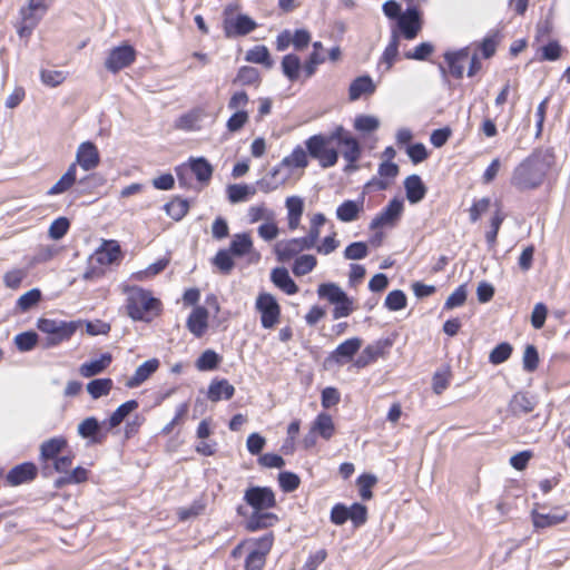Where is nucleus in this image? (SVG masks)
Segmentation results:
<instances>
[{"instance_id":"1","label":"nucleus","mask_w":570,"mask_h":570,"mask_svg":"<svg viewBox=\"0 0 570 570\" xmlns=\"http://www.w3.org/2000/svg\"><path fill=\"white\" fill-rule=\"evenodd\" d=\"M556 164L551 148H537L512 171L511 185L520 191L539 188Z\"/></svg>"},{"instance_id":"2","label":"nucleus","mask_w":570,"mask_h":570,"mask_svg":"<svg viewBox=\"0 0 570 570\" xmlns=\"http://www.w3.org/2000/svg\"><path fill=\"white\" fill-rule=\"evenodd\" d=\"M126 294L127 314L134 321L150 322L158 314L160 302L150 292L132 286L126 289Z\"/></svg>"},{"instance_id":"3","label":"nucleus","mask_w":570,"mask_h":570,"mask_svg":"<svg viewBox=\"0 0 570 570\" xmlns=\"http://www.w3.org/2000/svg\"><path fill=\"white\" fill-rule=\"evenodd\" d=\"M73 458L72 454H62L50 463L51 474L53 472L61 474L53 482L56 489H61L69 484H79L88 479L87 469L82 466L72 469Z\"/></svg>"},{"instance_id":"4","label":"nucleus","mask_w":570,"mask_h":570,"mask_svg":"<svg viewBox=\"0 0 570 570\" xmlns=\"http://www.w3.org/2000/svg\"><path fill=\"white\" fill-rule=\"evenodd\" d=\"M37 327L47 337L41 342L43 348H50L68 341L77 330V323L56 321L50 318H39Z\"/></svg>"},{"instance_id":"5","label":"nucleus","mask_w":570,"mask_h":570,"mask_svg":"<svg viewBox=\"0 0 570 570\" xmlns=\"http://www.w3.org/2000/svg\"><path fill=\"white\" fill-rule=\"evenodd\" d=\"M335 141L333 132L330 136L314 135L306 140V148L311 157L317 159L323 168H328L337 163L338 154L330 147Z\"/></svg>"},{"instance_id":"6","label":"nucleus","mask_w":570,"mask_h":570,"mask_svg":"<svg viewBox=\"0 0 570 570\" xmlns=\"http://www.w3.org/2000/svg\"><path fill=\"white\" fill-rule=\"evenodd\" d=\"M257 23L246 14H234L233 9L227 7L224 10L223 28L227 38L246 36L255 30Z\"/></svg>"},{"instance_id":"7","label":"nucleus","mask_w":570,"mask_h":570,"mask_svg":"<svg viewBox=\"0 0 570 570\" xmlns=\"http://www.w3.org/2000/svg\"><path fill=\"white\" fill-rule=\"evenodd\" d=\"M67 445V440L62 436L51 438L41 443L39 460L43 476H51L50 463L63 454Z\"/></svg>"},{"instance_id":"8","label":"nucleus","mask_w":570,"mask_h":570,"mask_svg":"<svg viewBox=\"0 0 570 570\" xmlns=\"http://www.w3.org/2000/svg\"><path fill=\"white\" fill-rule=\"evenodd\" d=\"M333 138H335L338 147H341L342 155L347 161L346 170L355 168L354 163H356L361 156L358 141L341 126L333 131Z\"/></svg>"},{"instance_id":"9","label":"nucleus","mask_w":570,"mask_h":570,"mask_svg":"<svg viewBox=\"0 0 570 570\" xmlns=\"http://www.w3.org/2000/svg\"><path fill=\"white\" fill-rule=\"evenodd\" d=\"M256 308L261 313V322L264 328H272L278 323L281 308L273 295L268 293L259 294L256 299Z\"/></svg>"},{"instance_id":"10","label":"nucleus","mask_w":570,"mask_h":570,"mask_svg":"<svg viewBox=\"0 0 570 570\" xmlns=\"http://www.w3.org/2000/svg\"><path fill=\"white\" fill-rule=\"evenodd\" d=\"M135 58L136 51L131 46H119L110 50L105 61V67L110 72L116 73L130 66L135 61Z\"/></svg>"},{"instance_id":"11","label":"nucleus","mask_w":570,"mask_h":570,"mask_svg":"<svg viewBox=\"0 0 570 570\" xmlns=\"http://www.w3.org/2000/svg\"><path fill=\"white\" fill-rule=\"evenodd\" d=\"M274 249L277 259L284 263L299 256L304 250L313 249V246L305 237H297L277 242Z\"/></svg>"},{"instance_id":"12","label":"nucleus","mask_w":570,"mask_h":570,"mask_svg":"<svg viewBox=\"0 0 570 570\" xmlns=\"http://www.w3.org/2000/svg\"><path fill=\"white\" fill-rule=\"evenodd\" d=\"M404 209L403 200L393 198L371 222V229H379L386 226H394L400 219Z\"/></svg>"},{"instance_id":"13","label":"nucleus","mask_w":570,"mask_h":570,"mask_svg":"<svg viewBox=\"0 0 570 570\" xmlns=\"http://www.w3.org/2000/svg\"><path fill=\"white\" fill-rule=\"evenodd\" d=\"M244 500L254 510H266L276 505L275 494L269 488L250 487L245 491Z\"/></svg>"},{"instance_id":"14","label":"nucleus","mask_w":570,"mask_h":570,"mask_svg":"<svg viewBox=\"0 0 570 570\" xmlns=\"http://www.w3.org/2000/svg\"><path fill=\"white\" fill-rule=\"evenodd\" d=\"M362 340L358 337H352L341 343L326 358L327 364H336L342 366L347 362L352 361L354 355L358 352L362 346Z\"/></svg>"},{"instance_id":"15","label":"nucleus","mask_w":570,"mask_h":570,"mask_svg":"<svg viewBox=\"0 0 570 570\" xmlns=\"http://www.w3.org/2000/svg\"><path fill=\"white\" fill-rule=\"evenodd\" d=\"M399 36L402 33L405 39H414L421 30L419 11L414 8L407 9L397 19Z\"/></svg>"},{"instance_id":"16","label":"nucleus","mask_w":570,"mask_h":570,"mask_svg":"<svg viewBox=\"0 0 570 570\" xmlns=\"http://www.w3.org/2000/svg\"><path fill=\"white\" fill-rule=\"evenodd\" d=\"M100 163L99 151L91 141L81 142L76 153V161L83 170L95 169Z\"/></svg>"},{"instance_id":"17","label":"nucleus","mask_w":570,"mask_h":570,"mask_svg":"<svg viewBox=\"0 0 570 570\" xmlns=\"http://www.w3.org/2000/svg\"><path fill=\"white\" fill-rule=\"evenodd\" d=\"M38 468L32 462H24L12 468L7 474V481L11 485H19L36 479Z\"/></svg>"},{"instance_id":"18","label":"nucleus","mask_w":570,"mask_h":570,"mask_svg":"<svg viewBox=\"0 0 570 570\" xmlns=\"http://www.w3.org/2000/svg\"><path fill=\"white\" fill-rule=\"evenodd\" d=\"M187 328L196 337H202L208 327V311L204 306H196L187 320Z\"/></svg>"},{"instance_id":"19","label":"nucleus","mask_w":570,"mask_h":570,"mask_svg":"<svg viewBox=\"0 0 570 570\" xmlns=\"http://www.w3.org/2000/svg\"><path fill=\"white\" fill-rule=\"evenodd\" d=\"M287 209V224L289 230H296L301 225L304 213V199L299 196H289L285 200Z\"/></svg>"},{"instance_id":"20","label":"nucleus","mask_w":570,"mask_h":570,"mask_svg":"<svg viewBox=\"0 0 570 570\" xmlns=\"http://www.w3.org/2000/svg\"><path fill=\"white\" fill-rule=\"evenodd\" d=\"M121 255L120 245L117 240H105L96 250L94 259L100 265H110Z\"/></svg>"},{"instance_id":"21","label":"nucleus","mask_w":570,"mask_h":570,"mask_svg":"<svg viewBox=\"0 0 570 570\" xmlns=\"http://www.w3.org/2000/svg\"><path fill=\"white\" fill-rule=\"evenodd\" d=\"M364 197L358 200H345L336 208V217L343 223H351L363 212Z\"/></svg>"},{"instance_id":"22","label":"nucleus","mask_w":570,"mask_h":570,"mask_svg":"<svg viewBox=\"0 0 570 570\" xmlns=\"http://www.w3.org/2000/svg\"><path fill=\"white\" fill-rule=\"evenodd\" d=\"M159 367V361L157 358L148 360L139 365L134 375L128 379L126 382V386L129 389H134L142 384L146 380H148L151 374H154Z\"/></svg>"},{"instance_id":"23","label":"nucleus","mask_w":570,"mask_h":570,"mask_svg":"<svg viewBox=\"0 0 570 570\" xmlns=\"http://www.w3.org/2000/svg\"><path fill=\"white\" fill-rule=\"evenodd\" d=\"M235 387L225 379L213 380L208 386L207 397L212 402L230 400L234 396Z\"/></svg>"},{"instance_id":"24","label":"nucleus","mask_w":570,"mask_h":570,"mask_svg":"<svg viewBox=\"0 0 570 570\" xmlns=\"http://www.w3.org/2000/svg\"><path fill=\"white\" fill-rule=\"evenodd\" d=\"M406 198L411 204H417L426 194V187L419 175H411L404 181Z\"/></svg>"},{"instance_id":"25","label":"nucleus","mask_w":570,"mask_h":570,"mask_svg":"<svg viewBox=\"0 0 570 570\" xmlns=\"http://www.w3.org/2000/svg\"><path fill=\"white\" fill-rule=\"evenodd\" d=\"M535 405L537 402L532 396L518 392L512 396L509 403V410L513 415H522L532 412Z\"/></svg>"},{"instance_id":"26","label":"nucleus","mask_w":570,"mask_h":570,"mask_svg":"<svg viewBox=\"0 0 570 570\" xmlns=\"http://www.w3.org/2000/svg\"><path fill=\"white\" fill-rule=\"evenodd\" d=\"M444 58L449 65L451 75L455 78H461L464 72V65L470 59L469 49L464 48L456 52H446Z\"/></svg>"},{"instance_id":"27","label":"nucleus","mask_w":570,"mask_h":570,"mask_svg":"<svg viewBox=\"0 0 570 570\" xmlns=\"http://www.w3.org/2000/svg\"><path fill=\"white\" fill-rule=\"evenodd\" d=\"M272 282L288 295L297 293L298 287L291 278L288 271L284 267H277L272 271Z\"/></svg>"},{"instance_id":"28","label":"nucleus","mask_w":570,"mask_h":570,"mask_svg":"<svg viewBox=\"0 0 570 570\" xmlns=\"http://www.w3.org/2000/svg\"><path fill=\"white\" fill-rule=\"evenodd\" d=\"M375 91V85L368 76L357 77L350 85L348 97L350 100L355 101L361 98L362 95H371Z\"/></svg>"},{"instance_id":"29","label":"nucleus","mask_w":570,"mask_h":570,"mask_svg":"<svg viewBox=\"0 0 570 570\" xmlns=\"http://www.w3.org/2000/svg\"><path fill=\"white\" fill-rule=\"evenodd\" d=\"M111 355L109 353L102 354L99 358L92 360L81 364L79 373L83 377H91L104 372L111 363Z\"/></svg>"},{"instance_id":"30","label":"nucleus","mask_w":570,"mask_h":570,"mask_svg":"<svg viewBox=\"0 0 570 570\" xmlns=\"http://www.w3.org/2000/svg\"><path fill=\"white\" fill-rule=\"evenodd\" d=\"M276 521L277 517L274 513L263 512V510H254L247 520L246 528L249 531H257L272 527Z\"/></svg>"},{"instance_id":"31","label":"nucleus","mask_w":570,"mask_h":570,"mask_svg":"<svg viewBox=\"0 0 570 570\" xmlns=\"http://www.w3.org/2000/svg\"><path fill=\"white\" fill-rule=\"evenodd\" d=\"M317 295L331 304L340 303V301L347 302V294L335 283L321 284L317 288Z\"/></svg>"},{"instance_id":"32","label":"nucleus","mask_w":570,"mask_h":570,"mask_svg":"<svg viewBox=\"0 0 570 570\" xmlns=\"http://www.w3.org/2000/svg\"><path fill=\"white\" fill-rule=\"evenodd\" d=\"M384 346L382 342H376L374 344L367 345L362 353L354 361V366L357 368H363L376 361L380 356L383 355Z\"/></svg>"},{"instance_id":"33","label":"nucleus","mask_w":570,"mask_h":570,"mask_svg":"<svg viewBox=\"0 0 570 570\" xmlns=\"http://www.w3.org/2000/svg\"><path fill=\"white\" fill-rule=\"evenodd\" d=\"M77 180L76 164H71L67 171L48 190V195H60L69 190Z\"/></svg>"},{"instance_id":"34","label":"nucleus","mask_w":570,"mask_h":570,"mask_svg":"<svg viewBox=\"0 0 570 570\" xmlns=\"http://www.w3.org/2000/svg\"><path fill=\"white\" fill-rule=\"evenodd\" d=\"M313 433L318 434L325 440H330L335 431L332 416L327 413H320L312 424Z\"/></svg>"},{"instance_id":"35","label":"nucleus","mask_w":570,"mask_h":570,"mask_svg":"<svg viewBox=\"0 0 570 570\" xmlns=\"http://www.w3.org/2000/svg\"><path fill=\"white\" fill-rule=\"evenodd\" d=\"M567 513H557V512H551V513H539V512H533L532 513V521H533V525L538 529H544V528H548V527H553V525H557V524H560L562 522H564L567 520Z\"/></svg>"},{"instance_id":"36","label":"nucleus","mask_w":570,"mask_h":570,"mask_svg":"<svg viewBox=\"0 0 570 570\" xmlns=\"http://www.w3.org/2000/svg\"><path fill=\"white\" fill-rule=\"evenodd\" d=\"M255 194L256 189L245 184H234L227 187V197L232 204L245 202Z\"/></svg>"},{"instance_id":"37","label":"nucleus","mask_w":570,"mask_h":570,"mask_svg":"<svg viewBox=\"0 0 570 570\" xmlns=\"http://www.w3.org/2000/svg\"><path fill=\"white\" fill-rule=\"evenodd\" d=\"M253 248V242L248 234H236L234 235L230 245H229V252L234 256H244L245 254L249 253Z\"/></svg>"},{"instance_id":"38","label":"nucleus","mask_w":570,"mask_h":570,"mask_svg":"<svg viewBox=\"0 0 570 570\" xmlns=\"http://www.w3.org/2000/svg\"><path fill=\"white\" fill-rule=\"evenodd\" d=\"M317 265V259L314 255L303 254L295 258L293 264V273L296 276H305L311 273Z\"/></svg>"},{"instance_id":"39","label":"nucleus","mask_w":570,"mask_h":570,"mask_svg":"<svg viewBox=\"0 0 570 570\" xmlns=\"http://www.w3.org/2000/svg\"><path fill=\"white\" fill-rule=\"evenodd\" d=\"M308 165V158L303 147L297 146L291 155L283 158L281 166L287 168H305Z\"/></svg>"},{"instance_id":"40","label":"nucleus","mask_w":570,"mask_h":570,"mask_svg":"<svg viewBox=\"0 0 570 570\" xmlns=\"http://www.w3.org/2000/svg\"><path fill=\"white\" fill-rule=\"evenodd\" d=\"M248 222L250 224L257 223L259 220H274L275 212L268 208L265 203H261L258 205L250 206L247 210Z\"/></svg>"},{"instance_id":"41","label":"nucleus","mask_w":570,"mask_h":570,"mask_svg":"<svg viewBox=\"0 0 570 570\" xmlns=\"http://www.w3.org/2000/svg\"><path fill=\"white\" fill-rule=\"evenodd\" d=\"M302 68L301 59L293 53L286 55L282 60L283 73L291 80H297Z\"/></svg>"},{"instance_id":"42","label":"nucleus","mask_w":570,"mask_h":570,"mask_svg":"<svg viewBox=\"0 0 570 570\" xmlns=\"http://www.w3.org/2000/svg\"><path fill=\"white\" fill-rule=\"evenodd\" d=\"M138 406L139 404L136 400H130L119 405L109 417L110 428L118 426Z\"/></svg>"},{"instance_id":"43","label":"nucleus","mask_w":570,"mask_h":570,"mask_svg":"<svg viewBox=\"0 0 570 570\" xmlns=\"http://www.w3.org/2000/svg\"><path fill=\"white\" fill-rule=\"evenodd\" d=\"M325 223H326V217L322 213L314 214L311 217L309 229H308L307 235L304 237L313 246V248L315 247L316 243L320 239L321 228Z\"/></svg>"},{"instance_id":"44","label":"nucleus","mask_w":570,"mask_h":570,"mask_svg":"<svg viewBox=\"0 0 570 570\" xmlns=\"http://www.w3.org/2000/svg\"><path fill=\"white\" fill-rule=\"evenodd\" d=\"M112 385L111 379H96L87 384V391L92 399H99L107 395L112 389Z\"/></svg>"},{"instance_id":"45","label":"nucleus","mask_w":570,"mask_h":570,"mask_svg":"<svg viewBox=\"0 0 570 570\" xmlns=\"http://www.w3.org/2000/svg\"><path fill=\"white\" fill-rule=\"evenodd\" d=\"M190 169L199 181H208L213 175V167L205 158L190 160Z\"/></svg>"},{"instance_id":"46","label":"nucleus","mask_w":570,"mask_h":570,"mask_svg":"<svg viewBox=\"0 0 570 570\" xmlns=\"http://www.w3.org/2000/svg\"><path fill=\"white\" fill-rule=\"evenodd\" d=\"M246 60L254 63L264 65L266 68L273 66L271 55L265 46H256L246 53Z\"/></svg>"},{"instance_id":"47","label":"nucleus","mask_w":570,"mask_h":570,"mask_svg":"<svg viewBox=\"0 0 570 570\" xmlns=\"http://www.w3.org/2000/svg\"><path fill=\"white\" fill-rule=\"evenodd\" d=\"M399 40H400L399 31L392 30L391 41L387 45V47L385 48L383 56H382V61L386 63L387 70L391 69V67L393 66V63L399 55Z\"/></svg>"},{"instance_id":"48","label":"nucleus","mask_w":570,"mask_h":570,"mask_svg":"<svg viewBox=\"0 0 570 570\" xmlns=\"http://www.w3.org/2000/svg\"><path fill=\"white\" fill-rule=\"evenodd\" d=\"M512 345L508 342L498 344L489 355V362L493 365H499L508 361L512 354Z\"/></svg>"},{"instance_id":"49","label":"nucleus","mask_w":570,"mask_h":570,"mask_svg":"<svg viewBox=\"0 0 570 570\" xmlns=\"http://www.w3.org/2000/svg\"><path fill=\"white\" fill-rule=\"evenodd\" d=\"M188 208V202L180 198H175L165 205L167 215L175 220H180L187 214Z\"/></svg>"},{"instance_id":"50","label":"nucleus","mask_w":570,"mask_h":570,"mask_svg":"<svg viewBox=\"0 0 570 570\" xmlns=\"http://www.w3.org/2000/svg\"><path fill=\"white\" fill-rule=\"evenodd\" d=\"M219 355L213 350H206L196 361V367L199 371H212L218 366Z\"/></svg>"},{"instance_id":"51","label":"nucleus","mask_w":570,"mask_h":570,"mask_svg":"<svg viewBox=\"0 0 570 570\" xmlns=\"http://www.w3.org/2000/svg\"><path fill=\"white\" fill-rule=\"evenodd\" d=\"M41 299V292L38 288H32L22 294L17 301V307L21 312H27L33 307Z\"/></svg>"},{"instance_id":"52","label":"nucleus","mask_w":570,"mask_h":570,"mask_svg":"<svg viewBox=\"0 0 570 570\" xmlns=\"http://www.w3.org/2000/svg\"><path fill=\"white\" fill-rule=\"evenodd\" d=\"M289 177H291L289 173H286L284 176H282V179H275L267 174L266 176H264L263 178H261L257 181V186L261 191L268 194L271 191L276 190L279 186H283L284 184H286V181L289 179Z\"/></svg>"},{"instance_id":"53","label":"nucleus","mask_w":570,"mask_h":570,"mask_svg":"<svg viewBox=\"0 0 570 570\" xmlns=\"http://www.w3.org/2000/svg\"><path fill=\"white\" fill-rule=\"evenodd\" d=\"M205 508L204 500H195L189 507L179 508L177 514L180 521H187L202 514Z\"/></svg>"},{"instance_id":"54","label":"nucleus","mask_w":570,"mask_h":570,"mask_svg":"<svg viewBox=\"0 0 570 570\" xmlns=\"http://www.w3.org/2000/svg\"><path fill=\"white\" fill-rule=\"evenodd\" d=\"M232 253L226 249H220L215 255L213 263L214 265L223 273V274H229L230 271L234 268V261L232 258Z\"/></svg>"},{"instance_id":"55","label":"nucleus","mask_w":570,"mask_h":570,"mask_svg":"<svg viewBox=\"0 0 570 570\" xmlns=\"http://www.w3.org/2000/svg\"><path fill=\"white\" fill-rule=\"evenodd\" d=\"M38 342V334L36 332H23L14 337L17 348L21 352L31 351Z\"/></svg>"},{"instance_id":"56","label":"nucleus","mask_w":570,"mask_h":570,"mask_svg":"<svg viewBox=\"0 0 570 570\" xmlns=\"http://www.w3.org/2000/svg\"><path fill=\"white\" fill-rule=\"evenodd\" d=\"M368 249L364 242H354L350 244L344 250L345 259L358 261L367 256Z\"/></svg>"},{"instance_id":"57","label":"nucleus","mask_w":570,"mask_h":570,"mask_svg":"<svg viewBox=\"0 0 570 570\" xmlns=\"http://www.w3.org/2000/svg\"><path fill=\"white\" fill-rule=\"evenodd\" d=\"M235 81L244 86H249L259 82V72L254 67H242L237 73Z\"/></svg>"},{"instance_id":"58","label":"nucleus","mask_w":570,"mask_h":570,"mask_svg":"<svg viewBox=\"0 0 570 570\" xmlns=\"http://www.w3.org/2000/svg\"><path fill=\"white\" fill-rule=\"evenodd\" d=\"M523 370L531 373L538 368L539 365V354L533 345H527L523 353Z\"/></svg>"},{"instance_id":"59","label":"nucleus","mask_w":570,"mask_h":570,"mask_svg":"<svg viewBox=\"0 0 570 570\" xmlns=\"http://www.w3.org/2000/svg\"><path fill=\"white\" fill-rule=\"evenodd\" d=\"M385 306L390 311H400L406 306V296L400 291L395 289L387 294L385 298Z\"/></svg>"},{"instance_id":"60","label":"nucleus","mask_w":570,"mask_h":570,"mask_svg":"<svg viewBox=\"0 0 570 570\" xmlns=\"http://www.w3.org/2000/svg\"><path fill=\"white\" fill-rule=\"evenodd\" d=\"M99 430L100 424L95 417H87L78 425V433L85 439L92 438L95 440Z\"/></svg>"},{"instance_id":"61","label":"nucleus","mask_w":570,"mask_h":570,"mask_svg":"<svg viewBox=\"0 0 570 570\" xmlns=\"http://www.w3.org/2000/svg\"><path fill=\"white\" fill-rule=\"evenodd\" d=\"M377 479L372 474H362L357 479V483L360 487V495L363 500H370L372 498L371 489L376 484Z\"/></svg>"},{"instance_id":"62","label":"nucleus","mask_w":570,"mask_h":570,"mask_svg":"<svg viewBox=\"0 0 570 570\" xmlns=\"http://www.w3.org/2000/svg\"><path fill=\"white\" fill-rule=\"evenodd\" d=\"M350 520L354 527L358 528L363 525L367 520V509L361 503H353L348 508Z\"/></svg>"},{"instance_id":"63","label":"nucleus","mask_w":570,"mask_h":570,"mask_svg":"<svg viewBox=\"0 0 570 570\" xmlns=\"http://www.w3.org/2000/svg\"><path fill=\"white\" fill-rule=\"evenodd\" d=\"M248 122V112L245 110H237L227 120L226 127L230 132L239 131Z\"/></svg>"},{"instance_id":"64","label":"nucleus","mask_w":570,"mask_h":570,"mask_svg":"<svg viewBox=\"0 0 570 570\" xmlns=\"http://www.w3.org/2000/svg\"><path fill=\"white\" fill-rule=\"evenodd\" d=\"M380 121L373 116H358L354 121V127L358 131L371 132L379 128Z\"/></svg>"}]
</instances>
